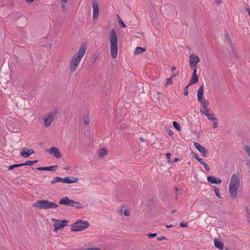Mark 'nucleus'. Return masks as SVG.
Returning <instances> with one entry per match:
<instances>
[{
	"label": "nucleus",
	"mask_w": 250,
	"mask_h": 250,
	"mask_svg": "<svg viewBox=\"0 0 250 250\" xmlns=\"http://www.w3.org/2000/svg\"><path fill=\"white\" fill-rule=\"evenodd\" d=\"M214 244L216 248L219 249L220 250H223V244L220 240L217 239H215L214 240Z\"/></svg>",
	"instance_id": "nucleus-19"
},
{
	"label": "nucleus",
	"mask_w": 250,
	"mask_h": 250,
	"mask_svg": "<svg viewBox=\"0 0 250 250\" xmlns=\"http://www.w3.org/2000/svg\"><path fill=\"white\" fill-rule=\"evenodd\" d=\"M156 235H157V233H150V234H148L147 235L149 238H152V237H155L156 236Z\"/></svg>",
	"instance_id": "nucleus-44"
},
{
	"label": "nucleus",
	"mask_w": 250,
	"mask_h": 250,
	"mask_svg": "<svg viewBox=\"0 0 250 250\" xmlns=\"http://www.w3.org/2000/svg\"><path fill=\"white\" fill-rule=\"evenodd\" d=\"M198 82V77H191V78L188 83V85H191L193 84L196 83Z\"/></svg>",
	"instance_id": "nucleus-24"
},
{
	"label": "nucleus",
	"mask_w": 250,
	"mask_h": 250,
	"mask_svg": "<svg viewBox=\"0 0 250 250\" xmlns=\"http://www.w3.org/2000/svg\"><path fill=\"white\" fill-rule=\"evenodd\" d=\"M240 186V178L238 174H233L230 179L229 191L231 198L235 199L237 196L238 189Z\"/></svg>",
	"instance_id": "nucleus-3"
},
{
	"label": "nucleus",
	"mask_w": 250,
	"mask_h": 250,
	"mask_svg": "<svg viewBox=\"0 0 250 250\" xmlns=\"http://www.w3.org/2000/svg\"><path fill=\"white\" fill-rule=\"evenodd\" d=\"M58 167L57 165L51 166L49 167H38L37 169L38 170H49L54 171Z\"/></svg>",
	"instance_id": "nucleus-15"
},
{
	"label": "nucleus",
	"mask_w": 250,
	"mask_h": 250,
	"mask_svg": "<svg viewBox=\"0 0 250 250\" xmlns=\"http://www.w3.org/2000/svg\"><path fill=\"white\" fill-rule=\"evenodd\" d=\"M78 178L73 177H66L63 178V183L72 184L77 182Z\"/></svg>",
	"instance_id": "nucleus-14"
},
{
	"label": "nucleus",
	"mask_w": 250,
	"mask_h": 250,
	"mask_svg": "<svg viewBox=\"0 0 250 250\" xmlns=\"http://www.w3.org/2000/svg\"><path fill=\"white\" fill-rule=\"evenodd\" d=\"M167 133L170 136H171L173 135V132L171 129H168L167 130Z\"/></svg>",
	"instance_id": "nucleus-42"
},
{
	"label": "nucleus",
	"mask_w": 250,
	"mask_h": 250,
	"mask_svg": "<svg viewBox=\"0 0 250 250\" xmlns=\"http://www.w3.org/2000/svg\"><path fill=\"white\" fill-rule=\"evenodd\" d=\"M124 214L126 216H128L129 215V211L127 209H125L124 211Z\"/></svg>",
	"instance_id": "nucleus-41"
},
{
	"label": "nucleus",
	"mask_w": 250,
	"mask_h": 250,
	"mask_svg": "<svg viewBox=\"0 0 250 250\" xmlns=\"http://www.w3.org/2000/svg\"><path fill=\"white\" fill-rule=\"evenodd\" d=\"M212 188L213 189V190H214L216 196L219 198H221L222 197L220 196V193H219V191H220L219 189L215 186H213Z\"/></svg>",
	"instance_id": "nucleus-27"
},
{
	"label": "nucleus",
	"mask_w": 250,
	"mask_h": 250,
	"mask_svg": "<svg viewBox=\"0 0 250 250\" xmlns=\"http://www.w3.org/2000/svg\"><path fill=\"white\" fill-rule=\"evenodd\" d=\"M38 162V160H34V161H27L25 163L21 164L22 166H32L34 164L37 163Z\"/></svg>",
	"instance_id": "nucleus-25"
},
{
	"label": "nucleus",
	"mask_w": 250,
	"mask_h": 250,
	"mask_svg": "<svg viewBox=\"0 0 250 250\" xmlns=\"http://www.w3.org/2000/svg\"><path fill=\"white\" fill-rule=\"evenodd\" d=\"M175 76H176L175 75L173 74L172 75L171 77H172V78H173V77H175Z\"/></svg>",
	"instance_id": "nucleus-61"
},
{
	"label": "nucleus",
	"mask_w": 250,
	"mask_h": 250,
	"mask_svg": "<svg viewBox=\"0 0 250 250\" xmlns=\"http://www.w3.org/2000/svg\"><path fill=\"white\" fill-rule=\"evenodd\" d=\"M86 44L82 43L80 45L77 53L73 56L70 61L69 70L71 73H73L77 69L82 59L86 52Z\"/></svg>",
	"instance_id": "nucleus-1"
},
{
	"label": "nucleus",
	"mask_w": 250,
	"mask_h": 250,
	"mask_svg": "<svg viewBox=\"0 0 250 250\" xmlns=\"http://www.w3.org/2000/svg\"><path fill=\"white\" fill-rule=\"evenodd\" d=\"M225 38L227 40V42L229 44L233 43L231 40L230 38V37H229V34L227 32L225 33Z\"/></svg>",
	"instance_id": "nucleus-30"
},
{
	"label": "nucleus",
	"mask_w": 250,
	"mask_h": 250,
	"mask_svg": "<svg viewBox=\"0 0 250 250\" xmlns=\"http://www.w3.org/2000/svg\"><path fill=\"white\" fill-rule=\"evenodd\" d=\"M34 153L33 149H29L27 148H23L21 152V155L24 158H27Z\"/></svg>",
	"instance_id": "nucleus-13"
},
{
	"label": "nucleus",
	"mask_w": 250,
	"mask_h": 250,
	"mask_svg": "<svg viewBox=\"0 0 250 250\" xmlns=\"http://www.w3.org/2000/svg\"><path fill=\"white\" fill-rule=\"evenodd\" d=\"M202 165H203L204 166L205 169L207 171H209L210 168H209V166L205 162H204V163L202 164Z\"/></svg>",
	"instance_id": "nucleus-36"
},
{
	"label": "nucleus",
	"mask_w": 250,
	"mask_h": 250,
	"mask_svg": "<svg viewBox=\"0 0 250 250\" xmlns=\"http://www.w3.org/2000/svg\"><path fill=\"white\" fill-rule=\"evenodd\" d=\"M68 0H62V2L63 3H66L67 2Z\"/></svg>",
	"instance_id": "nucleus-56"
},
{
	"label": "nucleus",
	"mask_w": 250,
	"mask_h": 250,
	"mask_svg": "<svg viewBox=\"0 0 250 250\" xmlns=\"http://www.w3.org/2000/svg\"><path fill=\"white\" fill-rule=\"evenodd\" d=\"M200 103L202 104L203 109H208V106L209 105V102H208L206 100H202V102H199Z\"/></svg>",
	"instance_id": "nucleus-26"
},
{
	"label": "nucleus",
	"mask_w": 250,
	"mask_h": 250,
	"mask_svg": "<svg viewBox=\"0 0 250 250\" xmlns=\"http://www.w3.org/2000/svg\"><path fill=\"white\" fill-rule=\"evenodd\" d=\"M88 250H101L98 248H91L88 249Z\"/></svg>",
	"instance_id": "nucleus-49"
},
{
	"label": "nucleus",
	"mask_w": 250,
	"mask_h": 250,
	"mask_svg": "<svg viewBox=\"0 0 250 250\" xmlns=\"http://www.w3.org/2000/svg\"><path fill=\"white\" fill-rule=\"evenodd\" d=\"M208 119L210 121H216L217 118L214 116V115L212 113L210 114L209 113L208 114V116H207Z\"/></svg>",
	"instance_id": "nucleus-28"
},
{
	"label": "nucleus",
	"mask_w": 250,
	"mask_h": 250,
	"mask_svg": "<svg viewBox=\"0 0 250 250\" xmlns=\"http://www.w3.org/2000/svg\"><path fill=\"white\" fill-rule=\"evenodd\" d=\"M170 157H171V154L170 153H167L166 154V159L167 160L168 162L170 161Z\"/></svg>",
	"instance_id": "nucleus-39"
},
{
	"label": "nucleus",
	"mask_w": 250,
	"mask_h": 250,
	"mask_svg": "<svg viewBox=\"0 0 250 250\" xmlns=\"http://www.w3.org/2000/svg\"><path fill=\"white\" fill-rule=\"evenodd\" d=\"M247 11L248 12L249 16H250V8H247Z\"/></svg>",
	"instance_id": "nucleus-53"
},
{
	"label": "nucleus",
	"mask_w": 250,
	"mask_h": 250,
	"mask_svg": "<svg viewBox=\"0 0 250 250\" xmlns=\"http://www.w3.org/2000/svg\"><path fill=\"white\" fill-rule=\"evenodd\" d=\"M119 22L122 28H124L126 27V25L123 22V21L120 19L119 20Z\"/></svg>",
	"instance_id": "nucleus-38"
},
{
	"label": "nucleus",
	"mask_w": 250,
	"mask_h": 250,
	"mask_svg": "<svg viewBox=\"0 0 250 250\" xmlns=\"http://www.w3.org/2000/svg\"><path fill=\"white\" fill-rule=\"evenodd\" d=\"M175 69H176V67L175 66H172L171 68V70L172 72H173L174 71H175Z\"/></svg>",
	"instance_id": "nucleus-52"
},
{
	"label": "nucleus",
	"mask_w": 250,
	"mask_h": 250,
	"mask_svg": "<svg viewBox=\"0 0 250 250\" xmlns=\"http://www.w3.org/2000/svg\"><path fill=\"white\" fill-rule=\"evenodd\" d=\"M198 162L201 163V164L204 163V162L203 161V160L201 158L199 159Z\"/></svg>",
	"instance_id": "nucleus-50"
},
{
	"label": "nucleus",
	"mask_w": 250,
	"mask_h": 250,
	"mask_svg": "<svg viewBox=\"0 0 250 250\" xmlns=\"http://www.w3.org/2000/svg\"><path fill=\"white\" fill-rule=\"evenodd\" d=\"M207 180L209 183L211 184H220L222 182L220 179L216 178L211 176H208L207 177Z\"/></svg>",
	"instance_id": "nucleus-16"
},
{
	"label": "nucleus",
	"mask_w": 250,
	"mask_h": 250,
	"mask_svg": "<svg viewBox=\"0 0 250 250\" xmlns=\"http://www.w3.org/2000/svg\"><path fill=\"white\" fill-rule=\"evenodd\" d=\"M110 49L112 58L115 59L118 55V36L116 31L112 29L109 34Z\"/></svg>",
	"instance_id": "nucleus-2"
},
{
	"label": "nucleus",
	"mask_w": 250,
	"mask_h": 250,
	"mask_svg": "<svg viewBox=\"0 0 250 250\" xmlns=\"http://www.w3.org/2000/svg\"><path fill=\"white\" fill-rule=\"evenodd\" d=\"M56 113V111H52L49 112L47 114L44 116L43 122L44 125L45 127H48L51 125L54 119Z\"/></svg>",
	"instance_id": "nucleus-6"
},
{
	"label": "nucleus",
	"mask_w": 250,
	"mask_h": 250,
	"mask_svg": "<svg viewBox=\"0 0 250 250\" xmlns=\"http://www.w3.org/2000/svg\"><path fill=\"white\" fill-rule=\"evenodd\" d=\"M145 49L144 48L141 47H137L134 51V55H138L140 54H142L145 51Z\"/></svg>",
	"instance_id": "nucleus-21"
},
{
	"label": "nucleus",
	"mask_w": 250,
	"mask_h": 250,
	"mask_svg": "<svg viewBox=\"0 0 250 250\" xmlns=\"http://www.w3.org/2000/svg\"><path fill=\"white\" fill-rule=\"evenodd\" d=\"M33 207L40 209H55L59 206L55 202H52L47 200H38L33 204Z\"/></svg>",
	"instance_id": "nucleus-4"
},
{
	"label": "nucleus",
	"mask_w": 250,
	"mask_h": 250,
	"mask_svg": "<svg viewBox=\"0 0 250 250\" xmlns=\"http://www.w3.org/2000/svg\"><path fill=\"white\" fill-rule=\"evenodd\" d=\"M64 169L65 170H68L69 168L67 167H64Z\"/></svg>",
	"instance_id": "nucleus-60"
},
{
	"label": "nucleus",
	"mask_w": 250,
	"mask_h": 250,
	"mask_svg": "<svg viewBox=\"0 0 250 250\" xmlns=\"http://www.w3.org/2000/svg\"><path fill=\"white\" fill-rule=\"evenodd\" d=\"M194 146L201 153L203 156L207 157L208 156V151L207 150L203 147L201 145H200L199 143L195 142L194 143Z\"/></svg>",
	"instance_id": "nucleus-11"
},
{
	"label": "nucleus",
	"mask_w": 250,
	"mask_h": 250,
	"mask_svg": "<svg viewBox=\"0 0 250 250\" xmlns=\"http://www.w3.org/2000/svg\"><path fill=\"white\" fill-rule=\"evenodd\" d=\"M175 190H176V191H179V189H177V188H176Z\"/></svg>",
	"instance_id": "nucleus-62"
},
{
	"label": "nucleus",
	"mask_w": 250,
	"mask_h": 250,
	"mask_svg": "<svg viewBox=\"0 0 250 250\" xmlns=\"http://www.w3.org/2000/svg\"><path fill=\"white\" fill-rule=\"evenodd\" d=\"M178 159H177V158H175V159H174V162H177V161H178Z\"/></svg>",
	"instance_id": "nucleus-59"
},
{
	"label": "nucleus",
	"mask_w": 250,
	"mask_h": 250,
	"mask_svg": "<svg viewBox=\"0 0 250 250\" xmlns=\"http://www.w3.org/2000/svg\"><path fill=\"white\" fill-rule=\"evenodd\" d=\"M34 0H25V1L28 3H32Z\"/></svg>",
	"instance_id": "nucleus-51"
},
{
	"label": "nucleus",
	"mask_w": 250,
	"mask_h": 250,
	"mask_svg": "<svg viewBox=\"0 0 250 250\" xmlns=\"http://www.w3.org/2000/svg\"><path fill=\"white\" fill-rule=\"evenodd\" d=\"M180 225V226L182 228H185L188 226V225L187 223H183V222H181Z\"/></svg>",
	"instance_id": "nucleus-43"
},
{
	"label": "nucleus",
	"mask_w": 250,
	"mask_h": 250,
	"mask_svg": "<svg viewBox=\"0 0 250 250\" xmlns=\"http://www.w3.org/2000/svg\"><path fill=\"white\" fill-rule=\"evenodd\" d=\"M62 10L64 12H65V11H66V7H65V6L64 4H62Z\"/></svg>",
	"instance_id": "nucleus-47"
},
{
	"label": "nucleus",
	"mask_w": 250,
	"mask_h": 250,
	"mask_svg": "<svg viewBox=\"0 0 250 250\" xmlns=\"http://www.w3.org/2000/svg\"><path fill=\"white\" fill-rule=\"evenodd\" d=\"M172 77H171L170 78H169L167 79L166 84H172Z\"/></svg>",
	"instance_id": "nucleus-37"
},
{
	"label": "nucleus",
	"mask_w": 250,
	"mask_h": 250,
	"mask_svg": "<svg viewBox=\"0 0 250 250\" xmlns=\"http://www.w3.org/2000/svg\"><path fill=\"white\" fill-rule=\"evenodd\" d=\"M203 95L204 87L202 85L199 87L197 91V100L198 102H202V100H203Z\"/></svg>",
	"instance_id": "nucleus-17"
},
{
	"label": "nucleus",
	"mask_w": 250,
	"mask_h": 250,
	"mask_svg": "<svg viewBox=\"0 0 250 250\" xmlns=\"http://www.w3.org/2000/svg\"><path fill=\"white\" fill-rule=\"evenodd\" d=\"M175 212V210H173V211H172V212H173H173Z\"/></svg>",
	"instance_id": "nucleus-63"
},
{
	"label": "nucleus",
	"mask_w": 250,
	"mask_h": 250,
	"mask_svg": "<svg viewBox=\"0 0 250 250\" xmlns=\"http://www.w3.org/2000/svg\"><path fill=\"white\" fill-rule=\"evenodd\" d=\"M173 227V226H172V225H167V226H166V227H167V228H171V227Z\"/></svg>",
	"instance_id": "nucleus-55"
},
{
	"label": "nucleus",
	"mask_w": 250,
	"mask_h": 250,
	"mask_svg": "<svg viewBox=\"0 0 250 250\" xmlns=\"http://www.w3.org/2000/svg\"><path fill=\"white\" fill-rule=\"evenodd\" d=\"M107 154V150L104 148L99 150L98 152V155L101 157H103L106 155Z\"/></svg>",
	"instance_id": "nucleus-23"
},
{
	"label": "nucleus",
	"mask_w": 250,
	"mask_h": 250,
	"mask_svg": "<svg viewBox=\"0 0 250 250\" xmlns=\"http://www.w3.org/2000/svg\"><path fill=\"white\" fill-rule=\"evenodd\" d=\"M247 215H248V217L249 218L250 217V213L249 212H248V213H247Z\"/></svg>",
	"instance_id": "nucleus-58"
},
{
	"label": "nucleus",
	"mask_w": 250,
	"mask_h": 250,
	"mask_svg": "<svg viewBox=\"0 0 250 250\" xmlns=\"http://www.w3.org/2000/svg\"><path fill=\"white\" fill-rule=\"evenodd\" d=\"M92 6L93 9V20H97L99 16V7L97 0H92Z\"/></svg>",
	"instance_id": "nucleus-9"
},
{
	"label": "nucleus",
	"mask_w": 250,
	"mask_h": 250,
	"mask_svg": "<svg viewBox=\"0 0 250 250\" xmlns=\"http://www.w3.org/2000/svg\"><path fill=\"white\" fill-rule=\"evenodd\" d=\"M73 200L69 199L67 196H65L60 200L59 204L61 205H64L67 206L71 207L73 205Z\"/></svg>",
	"instance_id": "nucleus-12"
},
{
	"label": "nucleus",
	"mask_w": 250,
	"mask_h": 250,
	"mask_svg": "<svg viewBox=\"0 0 250 250\" xmlns=\"http://www.w3.org/2000/svg\"><path fill=\"white\" fill-rule=\"evenodd\" d=\"M90 224L86 220H78L71 225V230L72 231H81L89 228Z\"/></svg>",
	"instance_id": "nucleus-5"
},
{
	"label": "nucleus",
	"mask_w": 250,
	"mask_h": 250,
	"mask_svg": "<svg viewBox=\"0 0 250 250\" xmlns=\"http://www.w3.org/2000/svg\"><path fill=\"white\" fill-rule=\"evenodd\" d=\"M200 60L199 57L194 54H191L189 56V63L190 67H197V63Z\"/></svg>",
	"instance_id": "nucleus-10"
},
{
	"label": "nucleus",
	"mask_w": 250,
	"mask_h": 250,
	"mask_svg": "<svg viewBox=\"0 0 250 250\" xmlns=\"http://www.w3.org/2000/svg\"><path fill=\"white\" fill-rule=\"evenodd\" d=\"M189 85H188H188H187L184 89V94L185 95V96H187L188 94V87Z\"/></svg>",
	"instance_id": "nucleus-35"
},
{
	"label": "nucleus",
	"mask_w": 250,
	"mask_h": 250,
	"mask_svg": "<svg viewBox=\"0 0 250 250\" xmlns=\"http://www.w3.org/2000/svg\"><path fill=\"white\" fill-rule=\"evenodd\" d=\"M214 121V123H213V125H212V127L214 128H216L218 127V122H217V120L216 121Z\"/></svg>",
	"instance_id": "nucleus-40"
},
{
	"label": "nucleus",
	"mask_w": 250,
	"mask_h": 250,
	"mask_svg": "<svg viewBox=\"0 0 250 250\" xmlns=\"http://www.w3.org/2000/svg\"><path fill=\"white\" fill-rule=\"evenodd\" d=\"M46 152L57 159H60L62 157L59 149L55 146H53L49 149H46Z\"/></svg>",
	"instance_id": "nucleus-8"
},
{
	"label": "nucleus",
	"mask_w": 250,
	"mask_h": 250,
	"mask_svg": "<svg viewBox=\"0 0 250 250\" xmlns=\"http://www.w3.org/2000/svg\"><path fill=\"white\" fill-rule=\"evenodd\" d=\"M200 158H199V157L197 156V157H196V158H195V159H196L197 161H198L199 159H200Z\"/></svg>",
	"instance_id": "nucleus-57"
},
{
	"label": "nucleus",
	"mask_w": 250,
	"mask_h": 250,
	"mask_svg": "<svg viewBox=\"0 0 250 250\" xmlns=\"http://www.w3.org/2000/svg\"><path fill=\"white\" fill-rule=\"evenodd\" d=\"M193 70V72L192 74V76L193 77H198L197 75V67H190Z\"/></svg>",
	"instance_id": "nucleus-34"
},
{
	"label": "nucleus",
	"mask_w": 250,
	"mask_h": 250,
	"mask_svg": "<svg viewBox=\"0 0 250 250\" xmlns=\"http://www.w3.org/2000/svg\"><path fill=\"white\" fill-rule=\"evenodd\" d=\"M21 166H22L21 164H14V165H10L8 169H9V170H12V169H14V168L18 167H21Z\"/></svg>",
	"instance_id": "nucleus-32"
},
{
	"label": "nucleus",
	"mask_w": 250,
	"mask_h": 250,
	"mask_svg": "<svg viewBox=\"0 0 250 250\" xmlns=\"http://www.w3.org/2000/svg\"><path fill=\"white\" fill-rule=\"evenodd\" d=\"M190 155H191V156L193 158H195H195H196V157H197V155H196V153H195L194 152H193V151H192V152H191Z\"/></svg>",
	"instance_id": "nucleus-45"
},
{
	"label": "nucleus",
	"mask_w": 250,
	"mask_h": 250,
	"mask_svg": "<svg viewBox=\"0 0 250 250\" xmlns=\"http://www.w3.org/2000/svg\"><path fill=\"white\" fill-rule=\"evenodd\" d=\"M229 45L230 47L231 53H232V55L234 56V57L235 58L238 59L239 58V53H238V52L237 50V49L235 48L233 43H232Z\"/></svg>",
	"instance_id": "nucleus-18"
},
{
	"label": "nucleus",
	"mask_w": 250,
	"mask_h": 250,
	"mask_svg": "<svg viewBox=\"0 0 250 250\" xmlns=\"http://www.w3.org/2000/svg\"><path fill=\"white\" fill-rule=\"evenodd\" d=\"M165 239H166V238L164 236H161V237L157 238V240L158 241H162V240H165Z\"/></svg>",
	"instance_id": "nucleus-46"
},
{
	"label": "nucleus",
	"mask_w": 250,
	"mask_h": 250,
	"mask_svg": "<svg viewBox=\"0 0 250 250\" xmlns=\"http://www.w3.org/2000/svg\"><path fill=\"white\" fill-rule=\"evenodd\" d=\"M51 221L55 222L53 224V226L54 227L53 231L55 232H57L59 229H63L64 227L67 225L68 223V221L60 220L54 218L51 219Z\"/></svg>",
	"instance_id": "nucleus-7"
},
{
	"label": "nucleus",
	"mask_w": 250,
	"mask_h": 250,
	"mask_svg": "<svg viewBox=\"0 0 250 250\" xmlns=\"http://www.w3.org/2000/svg\"><path fill=\"white\" fill-rule=\"evenodd\" d=\"M89 124V121L88 119H84V124L88 125Z\"/></svg>",
	"instance_id": "nucleus-48"
},
{
	"label": "nucleus",
	"mask_w": 250,
	"mask_h": 250,
	"mask_svg": "<svg viewBox=\"0 0 250 250\" xmlns=\"http://www.w3.org/2000/svg\"><path fill=\"white\" fill-rule=\"evenodd\" d=\"M73 205L71 207H74L77 209L83 208V206L79 202H76L73 200Z\"/></svg>",
	"instance_id": "nucleus-22"
},
{
	"label": "nucleus",
	"mask_w": 250,
	"mask_h": 250,
	"mask_svg": "<svg viewBox=\"0 0 250 250\" xmlns=\"http://www.w3.org/2000/svg\"><path fill=\"white\" fill-rule=\"evenodd\" d=\"M173 125L174 127L178 130L181 131V128L179 124H178L177 122L174 121L173 122Z\"/></svg>",
	"instance_id": "nucleus-29"
},
{
	"label": "nucleus",
	"mask_w": 250,
	"mask_h": 250,
	"mask_svg": "<svg viewBox=\"0 0 250 250\" xmlns=\"http://www.w3.org/2000/svg\"><path fill=\"white\" fill-rule=\"evenodd\" d=\"M244 150L250 157V146H247L244 147Z\"/></svg>",
	"instance_id": "nucleus-33"
},
{
	"label": "nucleus",
	"mask_w": 250,
	"mask_h": 250,
	"mask_svg": "<svg viewBox=\"0 0 250 250\" xmlns=\"http://www.w3.org/2000/svg\"><path fill=\"white\" fill-rule=\"evenodd\" d=\"M61 182L63 183V178L60 177H56L51 181V184L53 185L56 183Z\"/></svg>",
	"instance_id": "nucleus-20"
},
{
	"label": "nucleus",
	"mask_w": 250,
	"mask_h": 250,
	"mask_svg": "<svg viewBox=\"0 0 250 250\" xmlns=\"http://www.w3.org/2000/svg\"><path fill=\"white\" fill-rule=\"evenodd\" d=\"M200 112L204 115L205 116H207L208 115V114H209V109L208 108V109H201L200 110Z\"/></svg>",
	"instance_id": "nucleus-31"
},
{
	"label": "nucleus",
	"mask_w": 250,
	"mask_h": 250,
	"mask_svg": "<svg viewBox=\"0 0 250 250\" xmlns=\"http://www.w3.org/2000/svg\"><path fill=\"white\" fill-rule=\"evenodd\" d=\"M140 140L141 141L143 142H144L145 141V139L142 137H141L140 138Z\"/></svg>",
	"instance_id": "nucleus-54"
}]
</instances>
